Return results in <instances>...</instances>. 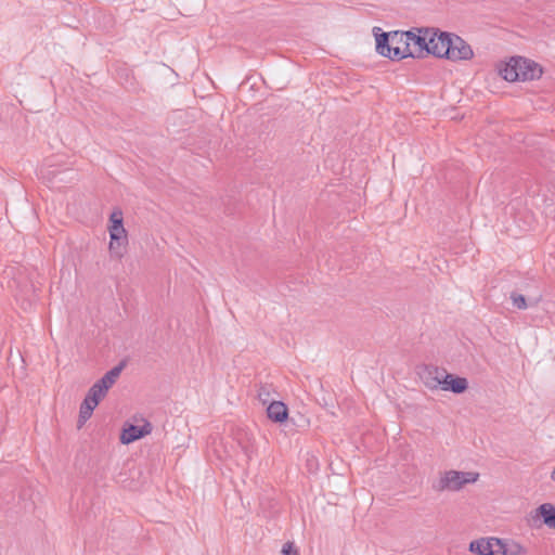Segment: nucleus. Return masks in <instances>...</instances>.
Segmentation results:
<instances>
[{"mask_svg":"<svg viewBox=\"0 0 555 555\" xmlns=\"http://www.w3.org/2000/svg\"><path fill=\"white\" fill-rule=\"evenodd\" d=\"M496 68L499 75L509 82L539 79L543 74L542 67L537 62L521 56L501 62Z\"/></svg>","mask_w":555,"mask_h":555,"instance_id":"f257e3e1","label":"nucleus"},{"mask_svg":"<svg viewBox=\"0 0 555 555\" xmlns=\"http://www.w3.org/2000/svg\"><path fill=\"white\" fill-rule=\"evenodd\" d=\"M376 30L380 29L374 28ZM409 36L408 31L375 33L376 50L380 55L393 60L410 57Z\"/></svg>","mask_w":555,"mask_h":555,"instance_id":"f03ea898","label":"nucleus"},{"mask_svg":"<svg viewBox=\"0 0 555 555\" xmlns=\"http://www.w3.org/2000/svg\"><path fill=\"white\" fill-rule=\"evenodd\" d=\"M109 234L108 254L112 259L120 260L129 244L128 232L124 225V212L120 208H114L107 221Z\"/></svg>","mask_w":555,"mask_h":555,"instance_id":"7ed1b4c3","label":"nucleus"},{"mask_svg":"<svg viewBox=\"0 0 555 555\" xmlns=\"http://www.w3.org/2000/svg\"><path fill=\"white\" fill-rule=\"evenodd\" d=\"M479 478L480 474L476 470L447 469L438 474L433 488L438 492H460Z\"/></svg>","mask_w":555,"mask_h":555,"instance_id":"20e7f679","label":"nucleus"},{"mask_svg":"<svg viewBox=\"0 0 555 555\" xmlns=\"http://www.w3.org/2000/svg\"><path fill=\"white\" fill-rule=\"evenodd\" d=\"M121 370V366H115L105 373L104 376L89 389L86 399L92 401L93 404L98 406L101 400L105 398L107 391L119 378Z\"/></svg>","mask_w":555,"mask_h":555,"instance_id":"39448f33","label":"nucleus"},{"mask_svg":"<svg viewBox=\"0 0 555 555\" xmlns=\"http://www.w3.org/2000/svg\"><path fill=\"white\" fill-rule=\"evenodd\" d=\"M444 57L452 62L469 61L474 57L472 47L460 36L449 34Z\"/></svg>","mask_w":555,"mask_h":555,"instance_id":"423d86ee","label":"nucleus"},{"mask_svg":"<svg viewBox=\"0 0 555 555\" xmlns=\"http://www.w3.org/2000/svg\"><path fill=\"white\" fill-rule=\"evenodd\" d=\"M449 33H443L435 28H429V35L426 42V55L433 54L437 57H444L447 54Z\"/></svg>","mask_w":555,"mask_h":555,"instance_id":"0eeeda50","label":"nucleus"},{"mask_svg":"<svg viewBox=\"0 0 555 555\" xmlns=\"http://www.w3.org/2000/svg\"><path fill=\"white\" fill-rule=\"evenodd\" d=\"M417 374L426 388L438 390L441 387L446 370L434 365H425L418 370Z\"/></svg>","mask_w":555,"mask_h":555,"instance_id":"6e6552de","label":"nucleus"},{"mask_svg":"<svg viewBox=\"0 0 555 555\" xmlns=\"http://www.w3.org/2000/svg\"><path fill=\"white\" fill-rule=\"evenodd\" d=\"M409 47L411 57H422L426 55V42L429 35V28H416L408 31Z\"/></svg>","mask_w":555,"mask_h":555,"instance_id":"1a4fd4ad","label":"nucleus"},{"mask_svg":"<svg viewBox=\"0 0 555 555\" xmlns=\"http://www.w3.org/2000/svg\"><path fill=\"white\" fill-rule=\"evenodd\" d=\"M499 538L482 537L469 542L468 551L475 555H498Z\"/></svg>","mask_w":555,"mask_h":555,"instance_id":"9d476101","label":"nucleus"},{"mask_svg":"<svg viewBox=\"0 0 555 555\" xmlns=\"http://www.w3.org/2000/svg\"><path fill=\"white\" fill-rule=\"evenodd\" d=\"M67 167L61 165L56 157L47 158L39 168V177L46 182H53L59 173L67 170Z\"/></svg>","mask_w":555,"mask_h":555,"instance_id":"9b49d317","label":"nucleus"},{"mask_svg":"<svg viewBox=\"0 0 555 555\" xmlns=\"http://www.w3.org/2000/svg\"><path fill=\"white\" fill-rule=\"evenodd\" d=\"M151 431L152 426L147 422H145L142 426L128 425L122 429L120 434V442L122 444H130L133 441L150 435Z\"/></svg>","mask_w":555,"mask_h":555,"instance_id":"f8f14e48","label":"nucleus"},{"mask_svg":"<svg viewBox=\"0 0 555 555\" xmlns=\"http://www.w3.org/2000/svg\"><path fill=\"white\" fill-rule=\"evenodd\" d=\"M440 389L461 395L468 389V380L465 377L456 376L446 371Z\"/></svg>","mask_w":555,"mask_h":555,"instance_id":"ddd939ff","label":"nucleus"},{"mask_svg":"<svg viewBox=\"0 0 555 555\" xmlns=\"http://www.w3.org/2000/svg\"><path fill=\"white\" fill-rule=\"evenodd\" d=\"M533 521L541 519L542 524L550 529H555V505L543 503L533 509L530 514Z\"/></svg>","mask_w":555,"mask_h":555,"instance_id":"4468645a","label":"nucleus"},{"mask_svg":"<svg viewBox=\"0 0 555 555\" xmlns=\"http://www.w3.org/2000/svg\"><path fill=\"white\" fill-rule=\"evenodd\" d=\"M498 555H526L527 548L520 542L512 539L499 538Z\"/></svg>","mask_w":555,"mask_h":555,"instance_id":"2eb2a0df","label":"nucleus"},{"mask_svg":"<svg viewBox=\"0 0 555 555\" xmlns=\"http://www.w3.org/2000/svg\"><path fill=\"white\" fill-rule=\"evenodd\" d=\"M268 417L276 423L284 422L288 416L287 406L281 401H272L267 409Z\"/></svg>","mask_w":555,"mask_h":555,"instance_id":"dca6fc26","label":"nucleus"},{"mask_svg":"<svg viewBox=\"0 0 555 555\" xmlns=\"http://www.w3.org/2000/svg\"><path fill=\"white\" fill-rule=\"evenodd\" d=\"M96 408L92 401L87 400L86 398L80 404L79 415H78V428L82 427L85 423L91 417L94 409Z\"/></svg>","mask_w":555,"mask_h":555,"instance_id":"f3484780","label":"nucleus"},{"mask_svg":"<svg viewBox=\"0 0 555 555\" xmlns=\"http://www.w3.org/2000/svg\"><path fill=\"white\" fill-rule=\"evenodd\" d=\"M282 555H299L297 547L293 542H286L281 550Z\"/></svg>","mask_w":555,"mask_h":555,"instance_id":"a211bd4d","label":"nucleus"},{"mask_svg":"<svg viewBox=\"0 0 555 555\" xmlns=\"http://www.w3.org/2000/svg\"><path fill=\"white\" fill-rule=\"evenodd\" d=\"M512 300L514 306L517 307L518 309L527 308L526 298L522 295L514 294L512 295Z\"/></svg>","mask_w":555,"mask_h":555,"instance_id":"6ab92c4d","label":"nucleus"},{"mask_svg":"<svg viewBox=\"0 0 555 555\" xmlns=\"http://www.w3.org/2000/svg\"><path fill=\"white\" fill-rule=\"evenodd\" d=\"M550 477H551L552 481H554V482H555V466H554V468L552 469Z\"/></svg>","mask_w":555,"mask_h":555,"instance_id":"aec40b11","label":"nucleus"},{"mask_svg":"<svg viewBox=\"0 0 555 555\" xmlns=\"http://www.w3.org/2000/svg\"><path fill=\"white\" fill-rule=\"evenodd\" d=\"M262 396H263V392H262V391H260V392H259V398H260V400H261L263 403H267V399H266V398H263Z\"/></svg>","mask_w":555,"mask_h":555,"instance_id":"412c9836","label":"nucleus"}]
</instances>
